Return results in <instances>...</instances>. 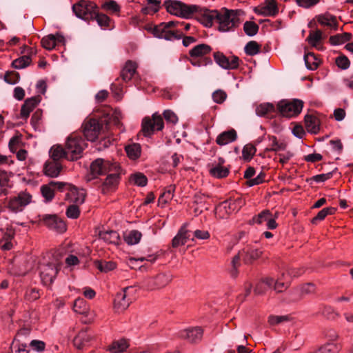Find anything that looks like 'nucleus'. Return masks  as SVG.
Masks as SVG:
<instances>
[{
    "mask_svg": "<svg viewBox=\"0 0 353 353\" xmlns=\"http://www.w3.org/2000/svg\"><path fill=\"white\" fill-rule=\"evenodd\" d=\"M226 98L227 94L222 90H217L212 93V99L216 103H223Z\"/></svg>",
    "mask_w": 353,
    "mask_h": 353,
    "instance_id": "obj_55",
    "label": "nucleus"
},
{
    "mask_svg": "<svg viewBox=\"0 0 353 353\" xmlns=\"http://www.w3.org/2000/svg\"><path fill=\"white\" fill-rule=\"evenodd\" d=\"M30 346L32 350L41 352L45 350L46 343L40 340H32L30 343Z\"/></svg>",
    "mask_w": 353,
    "mask_h": 353,
    "instance_id": "obj_64",
    "label": "nucleus"
},
{
    "mask_svg": "<svg viewBox=\"0 0 353 353\" xmlns=\"http://www.w3.org/2000/svg\"><path fill=\"white\" fill-rule=\"evenodd\" d=\"M73 310L74 312H79L80 314L84 313L85 312V301L83 300V299L79 298L74 301L73 304Z\"/></svg>",
    "mask_w": 353,
    "mask_h": 353,
    "instance_id": "obj_56",
    "label": "nucleus"
},
{
    "mask_svg": "<svg viewBox=\"0 0 353 353\" xmlns=\"http://www.w3.org/2000/svg\"><path fill=\"white\" fill-rule=\"evenodd\" d=\"M240 10H228L223 8L221 10H204L199 13L200 20L207 27L212 26L215 21L219 23L218 29L221 32L232 30L240 23Z\"/></svg>",
    "mask_w": 353,
    "mask_h": 353,
    "instance_id": "obj_2",
    "label": "nucleus"
},
{
    "mask_svg": "<svg viewBox=\"0 0 353 353\" xmlns=\"http://www.w3.org/2000/svg\"><path fill=\"white\" fill-rule=\"evenodd\" d=\"M261 46L255 41H250L245 45L244 51L249 56H254L260 52Z\"/></svg>",
    "mask_w": 353,
    "mask_h": 353,
    "instance_id": "obj_42",
    "label": "nucleus"
},
{
    "mask_svg": "<svg viewBox=\"0 0 353 353\" xmlns=\"http://www.w3.org/2000/svg\"><path fill=\"white\" fill-rule=\"evenodd\" d=\"M12 351L14 350L15 353H28L29 350L27 349L26 343H17L14 344V341L12 343L10 346Z\"/></svg>",
    "mask_w": 353,
    "mask_h": 353,
    "instance_id": "obj_62",
    "label": "nucleus"
},
{
    "mask_svg": "<svg viewBox=\"0 0 353 353\" xmlns=\"http://www.w3.org/2000/svg\"><path fill=\"white\" fill-rule=\"evenodd\" d=\"M41 220L50 229L59 232H63L66 230L65 223L57 215L44 214L41 216Z\"/></svg>",
    "mask_w": 353,
    "mask_h": 353,
    "instance_id": "obj_15",
    "label": "nucleus"
},
{
    "mask_svg": "<svg viewBox=\"0 0 353 353\" xmlns=\"http://www.w3.org/2000/svg\"><path fill=\"white\" fill-rule=\"evenodd\" d=\"M336 63L339 68L345 70L349 68L350 62L347 57L343 55L336 58Z\"/></svg>",
    "mask_w": 353,
    "mask_h": 353,
    "instance_id": "obj_63",
    "label": "nucleus"
},
{
    "mask_svg": "<svg viewBox=\"0 0 353 353\" xmlns=\"http://www.w3.org/2000/svg\"><path fill=\"white\" fill-rule=\"evenodd\" d=\"M163 6L170 14L185 19L191 18L200 10L196 5H188L176 0H165Z\"/></svg>",
    "mask_w": 353,
    "mask_h": 353,
    "instance_id": "obj_5",
    "label": "nucleus"
},
{
    "mask_svg": "<svg viewBox=\"0 0 353 353\" xmlns=\"http://www.w3.org/2000/svg\"><path fill=\"white\" fill-rule=\"evenodd\" d=\"M256 151V149L254 145L251 144L245 145L242 150V156L243 159L246 161H250L252 157L254 155Z\"/></svg>",
    "mask_w": 353,
    "mask_h": 353,
    "instance_id": "obj_48",
    "label": "nucleus"
},
{
    "mask_svg": "<svg viewBox=\"0 0 353 353\" xmlns=\"http://www.w3.org/2000/svg\"><path fill=\"white\" fill-rule=\"evenodd\" d=\"M40 102V97H32L27 99L21 109V116L23 119H26L30 112L39 104Z\"/></svg>",
    "mask_w": 353,
    "mask_h": 353,
    "instance_id": "obj_20",
    "label": "nucleus"
},
{
    "mask_svg": "<svg viewBox=\"0 0 353 353\" xmlns=\"http://www.w3.org/2000/svg\"><path fill=\"white\" fill-rule=\"evenodd\" d=\"M130 180L133 181L136 185L142 187L146 185L148 183L147 177L143 174L140 172H137L132 175Z\"/></svg>",
    "mask_w": 353,
    "mask_h": 353,
    "instance_id": "obj_49",
    "label": "nucleus"
},
{
    "mask_svg": "<svg viewBox=\"0 0 353 353\" xmlns=\"http://www.w3.org/2000/svg\"><path fill=\"white\" fill-rule=\"evenodd\" d=\"M242 254H244L243 261L245 263H252L254 261L259 259L261 254L262 251L252 247H248L241 250Z\"/></svg>",
    "mask_w": 353,
    "mask_h": 353,
    "instance_id": "obj_24",
    "label": "nucleus"
},
{
    "mask_svg": "<svg viewBox=\"0 0 353 353\" xmlns=\"http://www.w3.org/2000/svg\"><path fill=\"white\" fill-rule=\"evenodd\" d=\"M72 10L78 18L85 21L95 19L100 27H109L110 18L104 14L99 13L97 5L92 1L81 0L72 6Z\"/></svg>",
    "mask_w": 353,
    "mask_h": 353,
    "instance_id": "obj_4",
    "label": "nucleus"
},
{
    "mask_svg": "<svg viewBox=\"0 0 353 353\" xmlns=\"http://www.w3.org/2000/svg\"><path fill=\"white\" fill-rule=\"evenodd\" d=\"M15 243L14 231L12 228H7L5 232L1 229V250H11Z\"/></svg>",
    "mask_w": 353,
    "mask_h": 353,
    "instance_id": "obj_19",
    "label": "nucleus"
},
{
    "mask_svg": "<svg viewBox=\"0 0 353 353\" xmlns=\"http://www.w3.org/2000/svg\"><path fill=\"white\" fill-rule=\"evenodd\" d=\"M256 14L264 17H275L279 12L276 0H265L264 5L254 9Z\"/></svg>",
    "mask_w": 353,
    "mask_h": 353,
    "instance_id": "obj_16",
    "label": "nucleus"
},
{
    "mask_svg": "<svg viewBox=\"0 0 353 353\" xmlns=\"http://www.w3.org/2000/svg\"><path fill=\"white\" fill-rule=\"evenodd\" d=\"M67 183L58 182L52 181L49 183L41 186V192L46 202H50L52 200L54 196V190H57L61 192L65 190V186Z\"/></svg>",
    "mask_w": 353,
    "mask_h": 353,
    "instance_id": "obj_12",
    "label": "nucleus"
},
{
    "mask_svg": "<svg viewBox=\"0 0 353 353\" xmlns=\"http://www.w3.org/2000/svg\"><path fill=\"white\" fill-rule=\"evenodd\" d=\"M148 6L141 9L143 14H154L157 12L161 7V1L159 0H148Z\"/></svg>",
    "mask_w": 353,
    "mask_h": 353,
    "instance_id": "obj_36",
    "label": "nucleus"
},
{
    "mask_svg": "<svg viewBox=\"0 0 353 353\" xmlns=\"http://www.w3.org/2000/svg\"><path fill=\"white\" fill-rule=\"evenodd\" d=\"M42 46L48 50H51L56 46V37L54 34H49L41 39Z\"/></svg>",
    "mask_w": 353,
    "mask_h": 353,
    "instance_id": "obj_47",
    "label": "nucleus"
},
{
    "mask_svg": "<svg viewBox=\"0 0 353 353\" xmlns=\"http://www.w3.org/2000/svg\"><path fill=\"white\" fill-rule=\"evenodd\" d=\"M164 127L163 118L154 113L152 118L146 117L142 121V131L145 137L150 136L156 129L161 130Z\"/></svg>",
    "mask_w": 353,
    "mask_h": 353,
    "instance_id": "obj_10",
    "label": "nucleus"
},
{
    "mask_svg": "<svg viewBox=\"0 0 353 353\" xmlns=\"http://www.w3.org/2000/svg\"><path fill=\"white\" fill-rule=\"evenodd\" d=\"M132 286H128L123 288V292L117 293L114 301V305L117 310L123 311L129 307L132 301L128 298V292L132 290Z\"/></svg>",
    "mask_w": 353,
    "mask_h": 353,
    "instance_id": "obj_17",
    "label": "nucleus"
},
{
    "mask_svg": "<svg viewBox=\"0 0 353 353\" xmlns=\"http://www.w3.org/2000/svg\"><path fill=\"white\" fill-rule=\"evenodd\" d=\"M317 20L323 26L334 28V29L337 28L336 19L330 14H320L317 17Z\"/></svg>",
    "mask_w": 353,
    "mask_h": 353,
    "instance_id": "obj_31",
    "label": "nucleus"
},
{
    "mask_svg": "<svg viewBox=\"0 0 353 353\" xmlns=\"http://www.w3.org/2000/svg\"><path fill=\"white\" fill-rule=\"evenodd\" d=\"M87 143L78 132L72 133L67 139L65 149L61 145H54L50 150V155L53 161H59L61 158L74 161L81 157V154Z\"/></svg>",
    "mask_w": 353,
    "mask_h": 353,
    "instance_id": "obj_3",
    "label": "nucleus"
},
{
    "mask_svg": "<svg viewBox=\"0 0 353 353\" xmlns=\"http://www.w3.org/2000/svg\"><path fill=\"white\" fill-rule=\"evenodd\" d=\"M65 190H68L66 194L68 199L70 198L77 205L84 203L86 194L83 190H79L75 186L67 183Z\"/></svg>",
    "mask_w": 353,
    "mask_h": 353,
    "instance_id": "obj_18",
    "label": "nucleus"
},
{
    "mask_svg": "<svg viewBox=\"0 0 353 353\" xmlns=\"http://www.w3.org/2000/svg\"><path fill=\"white\" fill-rule=\"evenodd\" d=\"M136 70V63L132 61H128L121 72V77L122 80L125 82L130 81L135 74Z\"/></svg>",
    "mask_w": 353,
    "mask_h": 353,
    "instance_id": "obj_25",
    "label": "nucleus"
},
{
    "mask_svg": "<svg viewBox=\"0 0 353 353\" xmlns=\"http://www.w3.org/2000/svg\"><path fill=\"white\" fill-rule=\"evenodd\" d=\"M270 214H271V213H270V210H263L258 215H256L252 218V222L261 224L263 221H268V219L270 216Z\"/></svg>",
    "mask_w": 353,
    "mask_h": 353,
    "instance_id": "obj_53",
    "label": "nucleus"
},
{
    "mask_svg": "<svg viewBox=\"0 0 353 353\" xmlns=\"http://www.w3.org/2000/svg\"><path fill=\"white\" fill-rule=\"evenodd\" d=\"M289 320H290V316L288 315H285V316L270 315L268 317V323L272 326L281 324L283 322L288 321Z\"/></svg>",
    "mask_w": 353,
    "mask_h": 353,
    "instance_id": "obj_51",
    "label": "nucleus"
},
{
    "mask_svg": "<svg viewBox=\"0 0 353 353\" xmlns=\"http://www.w3.org/2000/svg\"><path fill=\"white\" fill-rule=\"evenodd\" d=\"M32 196L26 192H21L17 196L6 199L3 202L5 208L9 209L11 212H21L23 208L31 202Z\"/></svg>",
    "mask_w": 353,
    "mask_h": 353,
    "instance_id": "obj_8",
    "label": "nucleus"
},
{
    "mask_svg": "<svg viewBox=\"0 0 353 353\" xmlns=\"http://www.w3.org/2000/svg\"><path fill=\"white\" fill-rule=\"evenodd\" d=\"M256 114L259 117H269V114L276 112V108L272 103H264L257 105Z\"/></svg>",
    "mask_w": 353,
    "mask_h": 353,
    "instance_id": "obj_29",
    "label": "nucleus"
},
{
    "mask_svg": "<svg viewBox=\"0 0 353 353\" xmlns=\"http://www.w3.org/2000/svg\"><path fill=\"white\" fill-rule=\"evenodd\" d=\"M303 106V103L299 99L282 100L277 104V110L283 117H292L301 112Z\"/></svg>",
    "mask_w": 353,
    "mask_h": 353,
    "instance_id": "obj_7",
    "label": "nucleus"
},
{
    "mask_svg": "<svg viewBox=\"0 0 353 353\" xmlns=\"http://www.w3.org/2000/svg\"><path fill=\"white\" fill-rule=\"evenodd\" d=\"M90 171L92 177L88 179V181L97 179L99 175H108L103 182L100 181V187L103 194L114 189L119 181L120 167L116 162L97 159L91 163Z\"/></svg>",
    "mask_w": 353,
    "mask_h": 353,
    "instance_id": "obj_1",
    "label": "nucleus"
},
{
    "mask_svg": "<svg viewBox=\"0 0 353 353\" xmlns=\"http://www.w3.org/2000/svg\"><path fill=\"white\" fill-rule=\"evenodd\" d=\"M212 51V48L208 44L201 43L195 46L189 52L191 58H203L207 57L206 55L210 54Z\"/></svg>",
    "mask_w": 353,
    "mask_h": 353,
    "instance_id": "obj_21",
    "label": "nucleus"
},
{
    "mask_svg": "<svg viewBox=\"0 0 353 353\" xmlns=\"http://www.w3.org/2000/svg\"><path fill=\"white\" fill-rule=\"evenodd\" d=\"M265 174L263 172H261L256 177L247 181L246 184L249 187L261 184L265 181Z\"/></svg>",
    "mask_w": 353,
    "mask_h": 353,
    "instance_id": "obj_60",
    "label": "nucleus"
},
{
    "mask_svg": "<svg viewBox=\"0 0 353 353\" xmlns=\"http://www.w3.org/2000/svg\"><path fill=\"white\" fill-rule=\"evenodd\" d=\"M335 212L336 208H334L329 207L323 208L312 219V223L316 224L318 221L323 220L328 214H333Z\"/></svg>",
    "mask_w": 353,
    "mask_h": 353,
    "instance_id": "obj_41",
    "label": "nucleus"
},
{
    "mask_svg": "<svg viewBox=\"0 0 353 353\" xmlns=\"http://www.w3.org/2000/svg\"><path fill=\"white\" fill-rule=\"evenodd\" d=\"M172 280V276L165 274H159L155 279V284L158 288L166 285Z\"/></svg>",
    "mask_w": 353,
    "mask_h": 353,
    "instance_id": "obj_52",
    "label": "nucleus"
},
{
    "mask_svg": "<svg viewBox=\"0 0 353 353\" xmlns=\"http://www.w3.org/2000/svg\"><path fill=\"white\" fill-rule=\"evenodd\" d=\"M103 8L107 10L111 11L112 12H118L120 11V6L115 1L113 0L105 2L103 4Z\"/></svg>",
    "mask_w": 353,
    "mask_h": 353,
    "instance_id": "obj_61",
    "label": "nucleus"
},
{
    "mask_svg": "<svg viewBox=\"0 0 353 353\" xmlns=\"http://www.w3.org/2000/svg\"><path fill=\"white\" fill-rule=\"evenodd\" d=\"M203 332V331L200 327H194L179 331L177 336L193 343L201 341Z\"/></svg>",
    "mask_w": 353,
    "mask_h": 353,
    "instance_id": "obj_14",
    "label": "nucleus"
},
{
    "mask_svg": "<svg viewBox=\"0 0 353 353\" xmlns=\"http://www.w3.org/2000/svg\"><path fill=\"white\" fill-rule=\"evenodd\" d=\"M215 62L222 68L225 70H234L238 68L240 59L238 57L232 55L227 57L222 52H216L214 53Z\"/></svg>",
    "mask_w": 353,
    "mask_h": 353,
    "instance_id": "obj_11",
    "label": "nucleus"
},
{
    "mask_svg": "<svg viewBox=\"0 0 353 353\" xmlns=\"http://www.w3.org/2000/svg\"><path fill=\"white\" fill-rule=\"evenodd\" d=\"M120 113L115 111L108 119L107 127L110 128L111 125H114L117 128L121 126Z\"/></svg>",
    "mask_w": 353,
    "mask_h": 353,
    "instance_id": "obj_54",
    "label": "nucleus"
},
{
    "mask_svg": "<svg viewBox=\"0 0 353 353\" xmlns=\"http://www.w3.org/2000/svg\"><path fill=\"white\" fill-rule=\"evenodd\" d=\"M95 267L102 272H108L113 270L116 268V265L113 261L97 260L94 262Z\"/></svg>",
    "mask_w": 353,
    "mask_h": 353,
    "instance_id": "obj_38",
    "label": "nucleus"
},
{
    "mask_svg": "<svg viewBox=\"0 0 353 353\" xmlns=\"http://www.w3.org/2000/svg\"><path fill=\"white\" fill-rule=\"evenodd\" d=\"M209 166L210 174L216 178H224L229 174V169L223 165H210Z\"/></svg>",
    "mask_w": 353,
    "mask_h": 353,
    "instance_id": "obj_33",
    "label": "nucleus"
},
{
    "mask_svg": "<svg viewBox=\"0 0 353 353\" xmlns=\"http://www.w3.org/2000/svg\"><path fill=\"white\" fill-rule=\"evenodd\" d=\"M305 123L307 130L313 134H317L320 130L319 120L317 117L307 114L305 117Z\"/></svg>",
    "mask_w": 353,
    "mask_h": 353,
    "instance_id": "obj_26",
    "label": "nucleus"
},
{
    "mask_svg": "<svg viewBox=\"0 0 353 353\" xmlns=\"http://www.w3.org/2000/svg\"><path fill=\"white\" fill-rule=\"evenodd\" d=\"M4 81L10 84H15L19 79V74L16 72H8L4 75Z\"/></svg>",
    "mask_w": 353,
    "mask_h": 353,
    "instance_id": "obj_58",
    "label": "nucleus"
},
{
    "mask_svg": "<svg viewBox=\"0 0 353 353\" xmlns=\"http://www.w3.org/2000/svg\"><path fill=\"white\" fill-rule=\"evenodd\" d=\"M62 170V165L59 161H48L44 166V173L50 177H57Z\"/></svg>",
    "mask_w": 353,
    "mask_h": 353,
    "instance_id": "obj_23",
    "label": "nucleus"
},
{
    "mask_svg": "<svg viewBox=\"0 0 353 353\" xmlns=\"http://www.w3.org/2000/svg\"><path fill=\"white\" fill-rule=\"evenodd\" d=\"M128 347L129 343L128 340L121 339L119 340L114 341L108 347V350L111 353H121L125 351Z\"/></svg>",
    "mask_w": 353,
    "mask_h": 353,
    "instance_id": "obj_28",
    "label": "nucleus"
},
{
    "mask_svg": "<svg viewBox=\"0 0 353 353\" xmlns=\"http://www.w3.org/2000/svg\"><path fill=\"white\" fill-rule=\"evenodd\" d=\"M100 237L104 241L114 244H118L120 240L119 234L114 230L101 232Z\"/></svg>",
    "mask_w": 353,
    "mask_h": 353,
    "instance_id": "obj_35",
    "label": "nucleus"
},
{
    "mask_svg": "<svg viewBox=\"0 0 353 353\" xmlns=\"http://www.w3.org/2000/svg\"><path fill=\"white\" fill-rule=\"evenodd\" d=\"M128 157L133 160L138 159L141 152V147L139 143H132L125 147Z\"/></svg>",
    "mask_w": 353,
    "mask_h": 353,
    "instance_id": "obj_30",
    "label": "nucleus"
},
{
    "mask_svg": "<svg viewBox=\"0 0 353 353\" xmlns=\"http://www.w3.org/2000/svg\"><path fill=\"white\" fill-rule=\"evenodd\" d=\"M59 268L52 263L42 265L40 268V276L45 285H50L57 276Z\"/></svg>",
    "mask_w": 353,
    "mask_h": 353,
    "instance_id": "obj_13",
    "label": "nucleus"
},
{
    "mask_svg": "<svg viewBox=\"0 0 353 353\" xmlns=\"http://www.w3.org/2000/svg\"><path fill=\"white\" fill-rule=\"evenodd\" d=\"M80 210L77 205H70L66 210V215L70 219H77L79 216Z\"/></svg>",
    "mask_w": 353,
    "mask_h": 353,
    "instance_id": "obj_57",
    "label": "nucleus"
},
{
    "mask_svg": "<svg viewBox=\"0 0 353 353\" xmlns=\"http://www.w3.org/2000/svg\"><path fill=\"white\" fill-rule=\"evenodd\" d=\"M142 236L141 233L138 230H131L124 236L125 242L129 245L137 244Z\"/></svg>",
    "mask_w": 353,
    "mask_h": 353,
    "instance_id": "obj_40",
    "label": "nucleus"
},
{
    "mask_svg": "<svg viewBox=\"0 0 353 353\" xmlns=\"http://www.w3.org/2000/svg\"><path fill=\"white\" fill-rule=\"evenodd\" d=\"M237 138L235 130L231 129L219 134L216 139V143L219 145H225L234 141Z\"/></svg>",
    "mask_w": 353,
    "mask_h": 353,
    "instance_id": "obj_22",
    "label": "nucleus"
},
{
    "mask_svg": "<svg viewBox=\"0 0 353 353\" xmlns=\"http://www.w3.org/2000/svg\"><path fill=\"white\" fill-rule=\"evenodd\" d=\"M241 254H243L241 251H240L237 254H236L233 257L231 261L232 269L230 270V274L234 278L236 277L238 275V268L241 265L240 260Z\"/></svg>",
    "mask_w": 353,
    "mask_h": 353,
    "instance_id": "obj_44",
    "label": "nucleus"
},
{
    "mask_svg": "<svg viewBox=\"0 0 353 353\" xmlns=\"http://www.w3.org/2000/svg\"><path fill=\"white\" fill-rule=\"evenodd\" d=\"M181 22L176 21H171L168 23H162L152 29V34L160 39L166 40L180 39L183 37V34H178L176 32L170 30V28L180 25Z\"/></svg>",
    "mask_w": 353,
    "mask_h": 353,
    "instance_id": "obj_6",
    "label": "nucleus"
},
{
    "mask_svg": "<svg viewBox=\"0 0 353 353\" xmlns=\"http://www.w3.org/2000/svg\"><path fill=\"white\" fill-rule=\"evenodd\" d=\"M31 59L29 55L22 56L12 61V65L17 69H22L30 65Z\"/></svg>",
    "mask_w": 353,
    "mask_h": 353,
    "instance_id": "obj_43",
    "label": "nucleus"
},
{
    "mask_svg": "<svg viewBox=\"0 0 353 353\" xmlns=\"http://www.w3.org/2000/svg\"><path fill=\"white\" fill-rule=\"evenodd\" d=\"M259 26L252 21H246L243 24V30L245 34L248 36H254L259 31Z\"/></svg>",
    "mask_w": 353,
    "mask_h": 353,
    "instance_id": "obj_46",
    "label": "nucleus"
},
{
    "mask_svg": "<svg viewBox=\"0 0 353 353\" xmlns=\"http://www.w3.org/2000/svg\"><path fill=\"white\" fill-rule=\"evenodd\" d=\"M175 190V185H170L168 186L164 192L160 195L159 201L168 203L173 197V193Z\"/></svg>",
    "mask_w": 353,
    "mask_h": 353,
    "instance_id": "obj_45",
    "label": "nucleus"
},
{
    "mask_svg": "<svg viewBox=\"0 0 353 353\" xmlns=\"http://www.w3.org/2000/svg\"><path fill=\"white\" fill-rule=\"evenodd\" d=\"M334 170L327 172L326 174H317V175L312 176L310 179H307V181H309L313 180L317 183L323 182V181H325L331 179L334 174Z\"/></svg>",
    "mask_w": 353,
    "mask_h": 353,
    "instance_id": "obj_59",
    "label": "nucleus"
},
{
    "mask_svg": "<svg viewBox=\"0 0 353 353\" xmlns=\"http://www.w3.org/2000/svg\"><path fill=\"white\" fill-rule=\"evenodd\" d=\"M83 133L88 141H94L102 130V125L94 118L87 117L82 124Z\"/></svg>",
    "mask_w": 353,
    "mask_h": 353,
    "instance_id": "obj_9",
    "label": "nucleus"
},
{
    "mask_svg": "<svg viewBox=\"0 0 353 353\" xmlns=\"http://www.w3.org/2000/svg\"><path fill=\"white\" fill-rule=\"evenodd\" d=\"M304 61L307 68L311 70H316L319 64L316 56L313 52L305 54Z\"/></svg>",
    "mask_w": 353,
    "mask_h": 353,
    "instance_id": "obj_37",
    "label": "nucleus"
},
{
    "mask_svg": "<svg viewBox=\"0 0 353 353\" xmlns=\"http://www.w3.org/2000/svg\"><path fill=\"white\" fill-rule=\"evenodd\" d=\"M191 64L196 67L206 66L212 64V60L210 57L192 58L190 60Z\"/></svg>",
    "mask_w": 353,
    "mask_h": 353,
    "instance_id": "obj_50",
    "label": "nucleus"
},
{
    "mask_svg": "<svg viewBox=\"0 0 353 353\" xmlns=\"http://www.w3.org/2000/svg\"><path fill=\"white\" fill-rule=\"evenodd\" d=\"M268 138L270 142V145L271 148H267V150L277 152L285 150L286 144L283 142H279L276 137L269 135Z\"/></svg>",
    "mask_w": 353,
    "mask_h": 353,
    "instance_id": "obj_39",
    "label": "nucleus"
},
{
    "mask_svg": "<svg viewBox=\"0 0 353 353\" xmlns=\"http://www.w3.org/2000/svg\"><path fill=\"white\" fill-rule=\"evenodd\" d=\"M236 210V208L235 203L232 202V199L231 198L220 203L216 208V211L220 212L223 211L227 214H230L232 212L235 211Z\"/></svg>",
    "mask_w": 353,
    "mask_h": 353,
    "instance_id": "obj_34",
    "label": "nucleus"
},
{
    "mask_svg": "<svg viewBox=\"0 0 353 353\" xmlns=\"http://www.w3.org/2000/svg\"><path fill=\"white\" fill-rule=\"evenodd\" d=\"M322 32L320 30L316 31H310L307 38V41L316 49L322 50L323 48L319 45V42L322 39Z\"/></svg>",
    "mask_w": 353,
    "mask_h": 353,
    "instance_id": "obj_32",
    "label": "nucleus"
},
{
    "mask_svg": "<svg viewBox=\"0 0 353 353\" xmlns=\"http://www.w3.org/2000/svg\"><path fill=\"white\" fill-rule=\"evenodd\" d=\"M92 339V336L88 333L87 330H81L74 339V345L79 349L88 345Z\"/></svg>",
    "mask_w": 353,
    "mask_h": 353,
    "instance_id": "obj_27",
    "label": "nucleus"
}]
</instances>
